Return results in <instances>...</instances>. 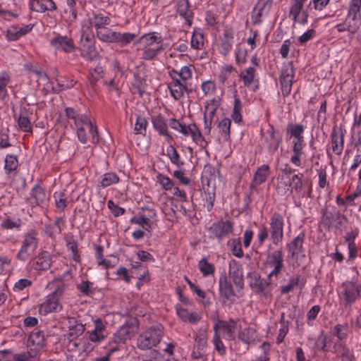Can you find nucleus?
<instances>
[{
	"instance_id": "obj_1",
	"label": "nucleus",
	"mask_w": 361,
	"mask_h": 361,
	"mask_svg": "<svg viewBox=\"0 0 361 361\" xmlns=\"http://www.w3.org/2000/svg\"><path fill=\"white\" fill-rule=\"evenodd\" d=\"M144 47L142 59L152 60L162 50V39L157 32H149L142 35L137 42Z\"/></svg>"
},
{
	"instance_id": "obj_2",
	"label": "nucleus",
	"mask_w": 361,
	"mask_h": 361,
	"mask_svg": "<svg viewBox=\"0 0 361 361\" xmlns=\"http://www.w3.org/2000/svg\"><path fill=\"white\" fill-rule=\"evenodd\" d=\"M164 336V327L159 324L152 326L140 334L137 339V346L141 350H149L159 344Z\"/></svg>"
},
{
	"instance_id": "obj_3",
	"label": "nucleus",
	"mask_w": 361,
	"mask_h": 361,
	"mask_svg": "<svg viewBox=\"0 0 361 361\" xmlns=\"http://www.w3.org/2000/svg\"><path fill=\"white\" fill-rule=\"evenodd\" d=\"M37 233L35 230H31L25 235L22 246L17 254V258L20 261H25L30 257L38 245Z\"/></svg>"
},
{
	"instance_id": "obj_4",
	"label": "nucleus",
	"mask_w": 361,
	"mask_h": 361,
	"mask_svg": "<svg viewBox=\"0 0 361 361\" xmlns=\"http://www.w3.org/2000/svg\"><path fill=\"white\" fill-rule=\"evenodd\" d=\"M207 328L202 326L196 333L195 343L192 352L194 359H207Z\"/></svg>"
},
{
	"instance_id": "obj_5",
	"label": "nucleus",
	"mask_w": 361,
	"mask_h": 361,
	"mask_svg": "<svg viewBox=\"0 0 361 361\" xmlns=\"http://www.w3.org/2000/svg\"><path fill=\"white\" fill-rule=\"evenodd\" d=\"M64 290V286H59L53 293L49 294L46 300L41 305L39 312L46 314L51 312H56L61 309L59 304V298Z\"/></svg>"
},
{
	"instance_id": "obj_6",
	"label": "nucleus",
	"mask_w": 361,
	"mask_h": 361,
	"mask_svg": "<svg viewBox=\"0 0 361 361\" xmlns=\"http://www.w3.org/2000/svg\"><path fill=\"white\" fill-rule=\"evenodd\" d=\"M269 232L271 240L274 245H277L283 238V217L279 213H274L270 219Z\"/></svg>"
},
{
	"instance_id": "obj_7",
	"label": "nucleus",
	"mask_w": 361,
	"mask_h": 361,
	"mask_svg": "<svg viewBox=\"0 0 361 361\" xmlns=\"http://www.w3.org/2000/svg\"><path fill=\"white\" fill-rule=\"evenodd\" d=\"M266 264L272 269L268 274V279L270 280L274 276L277 278L283 267L282 250H277L272 252H268Z\"/></svg>"
},
{
	"instance_id": "obj_8",
	"label": "nucleus",
	"mask_w": 361,
	"mask_h": 361,
	"mask_svg": "<svg viewBox=\"0 0 361 361\" xmlns=\"http://www.w3.org/2000/svg\"><path fill=\"white\" fill-rule=\"evenodd\" d=\"M294 78V70L292 63L285 65L279 76L281 93L283 97L290 94L292 90L293 80Z\"/></svg>"
},
{
	"instance_id": "obj_9",
	"label": "nucleus",
	"mask_w": 361,
	"mask_h": 361,
	"mask_svg": "<svg viewBox=\"0 0 361 361\" xmlns=\"http://www.w3.org/2000/svg\"><path fill=\"white\" fill-rule=\"evenodd\" d=\"M211 238L221 240L233 232V225L228 221H220L213 224L209 228Z\"/></svg>"
},
{
	"instance_id": "obj_10",
	"label": "nucleus",
	"mask_w": 361,
	"mask_h": 361,
	"mask_svg": "<svg viewBox=\"0 0 361 361\" xmlns=\"http://www.w3.org/2000/svg\"><path fill=\"white\" fill-rule=\"evenodd\" d=\"M137 330V326L133 323H126L123 325L114 335L113 341L115 343H124L130 339Z\"/></svg>"
},
{
	"instance_id": "obj_11",
	"label": "nucleus",
	"mask_w": 361,
	"mask_h": 361,
	"mask_svg": "<svg viewBox=\"0 0 361 361\" xmlns=\"http://www.w3.org/2000/svg\"><path fill=\"white\" fill-rule=\"evenodd\" d=\"M342 219H345V216L338 211L329 212L324 209L322 215V222L328 228L331 227L338 228L342 224Z\"/></svg>"
},
{
	"instance_id": "obj_12",
	"label": "nucleus",
	"mask_w": 361,
	"mask_h": 361,
	"mask_svg": "<svg viewBox=\"0 0 361 361\" xmlns=\"http://www.w3.org/2000/svg\"><path fill=\"white\" fill-rule=\"evenodd\" d=\"M68 333L66 334L67 338L70 341L76 339L80 336L85 331V326L75 317H68Z\"/></svg>"
},
{
	"instance_id": "obj_13",
	"label": "nucleus",
	"mask_w": 361,
	"mask_h": 361,
	"mask_svg": "<svg viewBox=\"0 0 361 361\" xmlns=\"http://www.w3.org/2000/svg\"><path fill=\"white\" fill-rule=\"evenodd\" d=\"M267 133L269 135L265 139L266 147L269 153L274 154L278 149L282 137L279 133L275 131L272 126H270Z\"/></svg>"
},
{
	"instance_id": "obj_14",
	"label": "nucleus",
	"mask_w": 361,
	"mask_h": 361,
	"mask_svg": "<svg viewBox=\"0 0 361 361\" xmlns=\"http://www.w3.org/2000/svg\"><path fill=\"white\" fill-rule=\"evenodd\" d=\"M361 25V20H358L357 18H355L349 14H347V16L345 20L339 24L336 25V28L338 32H344L348 31L352 34L355 33L360 26Z\"/></svg>"
},
{
	"instance_id": "obj_15",
	"label": "nucleus",
	"mask_w": 361,
	"mask_h": 361,
	"mask_svg": "<svg viewBox=\"0 0 361 361\" xmlns=\"http://www.w3.org/2000/svg\"><path fill=\"white\" fill-rule=\"evenodd\" d=\"M50 43L56 49H61L67 53L75 50L73 41L66 36L57 35L51 39Z\"/></svg>"
},
{
	"instance_id": "obj_16",
	"label": "nucleus",
	"mask_w": 361,
	"mask_h": 361,
	"mask_svg": "<svg viewBox=\"0 0 361 361\" xmlns=\"http://www.w3.org/2000/svg\"><path fill=\"white\" fill-rule=\"evenodd\" d=\"M229 275L236 287L242 289L244 285L243 270L241 266L235 260L229 263Z\"/></svg>"
},
{
	"instance_id": "obj_17",
	"label": "nucleus",
	"mask_w": 361,
	"mask_h": 361,
	"mask_svg": "<svg viewBox=\"0 0 361 361\" xmlns=\"http://www.w3.org/2000/svg\"><path fill=\"white\" fill-rule=\"evenodd\" d=\"M331 138L333 152L337 155L341 154L344 147V133L342 129L334 128Z\"/></svg>"
},
{
	"instance_id": "obj_18",
	"label": "nucleus",
	"mask_w": 361,
	"mask_h": 361,
	"mask_svg": "<svg viewBox=\"0 0 361 361\" xmlns=\"http://www.w3.org/2000/svg\"><path fill=\"white\" fill-rule=\"evenodd\" d=\"M344 299L348 305L353 303L360 295L359 287L353 282L347 281L343 284Z\"/></svg>"
},
{
	"instance_id": "obj_19",
	"label": "nucleus",
	"mask_w": 361,
	"mask_h": 361,
	"mask_svg": "<svg viewBox=\"0 0 361 361\" xmlns=\"http://www.w3.org/2000/svg\"><path fill=\"white\" fill-rule=\"evenodd\" d=\"M29 8L31 11L39 13L56 10V4L53 0H30Z\"/></svg>"
},
{
	"instance_id": "obj_20",
	"label": "nucleus",
	"mask_w": 361,
	"mask_h": 361,
	"mask_svg": "<svg viewBox=\"0 0 361 361\" xmlns=\"http://www.w3.org/2000/svg\"><path fill=\"white\" fill-rule=\"evenodd\" d=\"M51 264V255L47 252L43 251L40 252L38 256L36 257L33 264L32 268L35 270H47L50 268Z\"/></svg>"
},
{
	"instance_id": "obj_21",
	"label": "nucleus",
	"mask_w": 361,
	"mask_h": 361,
	"mask_svg": "<svg viewBox=\"0 0 361 361\" xmlns=\"http://www.w3.org/2000/svg\"><path fill=\"white\" fill-rule=\"evenodd\" d=\"M304 239L305 233H301L288 245L289 257L292 258L297 257L300 253L303 252Z\"/></svg>"
},
{
	"instance_id": "obj_22",
	"label": "nucleus",
	"mask_w": 361,
	"mask_h": 361,
	"mask_svg": "<svg viewBox=\"0 0 361 361\" xmlns=\"http://www.w3.org/2000/svg\"><path fill=\"white\" fill-rule=\"evenodd\" d=\"M168 87L171 96L176 100L180 99L183 96L184 92L188 90L185 82H181L178 78H174L169 83Z\"/></svg>"
},
{
	"instance_id": "obj_23",
	"label": "nucleus",
	"mask_w": 361,
	"mask_h": 361,
	"mask_svg": "<svg viewBox=\"0 0 361 361\" xmlns=\"http://www.w3.org/2000/svg\"><path fill=\"white\" fill-rule=\"evenodd\" d=\"M305 282L306 281L303 276L297 274L290 278L286 285L281 287V293L282 295L287 294L293 290V289L296 286H299L300 289H302L305 286Z\"/></svg>"
},
{
	"instance_id": "obj_24",
	"label": "nucleus",
	"mask_w": 361,
	"mask_h": 361,
	"mask_svg": "<svg viewBox=\"0 0 361 361\" xmlns=\"http://www.w3.org/2000/svg\"><path fill=\"white\" fill-rule=\"evenodd\" d=\"M29 200L32 205L43 204L47 200L44 189L39 185H35L32 190Z\"/></svg>"
},
{
	"instance_id": "obj_25",
	"label": "nucleus",
	"mask_w": 361,
	"mask_h": 361,
	"mask_svg": "<svg viewBox=\"0 0 361 361\" xmlns=\"http://www.w3.org/2000/svg\"><path fill=\"white\" fill-rule=\"evenodd\" d=\"M290 180L286 174H279L277 178L276 191L281 195H286L288 193H292L290 189Z\"/></svg>"
},
{
	"instance_id": "obj_26",
	"label": "nucleus",
	"mask_w": 361,
	"mask_h": 361,
	"mask_svg": "<svg viewBox=\"0 0 361 361\" xmlns=\"http://www.w3.org/2000/svg\"><path fill=\"white\" fill-rule=\"evenodd\" d=\"M269 167L268 165H262L255 172L250 186L255 188L264 183L269 176Z\"/></svg>"
},
{
	"instance_id": "obj_27",
	"label": "nucleus",
	"mask_w": 361,
	"mask_h": 361,
	"mask_svg": "<svg viewBox=\"0 0 361 361\" xmlns=\"http://www.w3.org/2000/svg\"><path fill=\"white\" fill-rule=\"evenodd\" d=\"M219 290L222 297L226 300H231L235 296V293L231 283L227 280L226 276H221L219 279Z\"/></svg>"
},
{
	"instance_id": "obj_28",
	"label": "nucleus",
	"mask_w": 361,
	"mask_h": 361,
	"mask_svg": "<svg viewBox=\"0 0 361 361\" xmlns=\"http://www.w3.org/2000/svg\"><path fill=\"white\" fill-rule=\"evenodd\" d=\"M221 329L226 335L228 339L233 340L235 337L236 331L238 330V321L229 319L226 322H222Z\"/></svg>"
},
{
	"instance_id": "obj_29",
	"label": "nucleus",
	"mask_w": 361,
	"mask_h": 361,
	"mask_svg": "<svg viewBox=\"0 0 361 361\" xmlns=\"http://www.w3.org/2000/svg\"><path fill=\"white\" fill-rule=\"evenodd\" d=\"M177 12L183 17L186 23L190 25L192 23V12L189 9L188 0H179L177 4Z\"/></svg>"
},
{
	"instance_id": "obj_30",
	"label": "nucleus",
	"mask_w": 361,
	"mask_h": 361,
	"mask_svg": "<svg viewBox=\"0 0 361 361\" xmlns=\"http://www.w3.org/2000/svg\"><path fill=\"white\" fill-rule=\"evenodd\" d=\"M271 283V279L270 280L261 279L260 277H255V280L250 283V286L257 293L267 296V288Z\"/></svg>"
},
{
	"instance_id": "obj_31",
	"label": "nucleus",
	"mask_w": 361,
	"mask_h": 361,
	"mask_svg": "<svg viewBox=\"0 0 361 361\" xmlns=\"http://www.w3.org/2000/svg\"><path fill=\"white\" fill-rule=\"evenodd\" d=\"M33 25L31 24L27 25L23 27H17L12 26L8 30V36L11 40H16L21 36H23L28 33L32 29Z\"/></svg>"
},
{
	"instance_id": "obj_32",
	"label": "nucleus",
	"mask_w": 361,
	"mask_h": 361,
	"mask_svg": "<svg viewBox=\"0 0 361 361\" xmlns=\"http://www.w3.org/2000/svg\"><path fill=\"white\" fill-rule=\"evenodd\" d=\"M82 56L90 61L97 60L99 54L96 50L94 43L80 46Z\"/></svg>"
},
{
	"instance_id": "obj_33",
	"label": "nucleus",
	"mask_w": 361,
	"mask_h": 361,
	"mask_svg": "<svg viewBox=\"0 0 361 361\" xmlns=\"http://www.w3.org/2000/svg\"><path fill=\"white\" fill-rule=\"evenodd\" d=\"M14 118L18 123L20 129L24 132H30L32 130L30 121L25 111H20L18 115L14 114Z\"/></svg>"
},
{
	"instance_id": "obj_34",
	"label": "nucleus",
	"mask_w": 361,
	"mask_h": 361,
	"mask_svg": "<svg viewBox=\"0 0 361 361\" xmlns=\"http://www.w3.org/2000/svg\"><path fill=\"white\" fill-rule=\"evenodd\" d=\"M28 343L35 348H42L45 344L44 335L42 331L37 330L32 332L28 338Z\"/></svg>"
},
{
	"instance_id": "obj_35",
	"label": "nucleus",
	"mask_w": 361,
	"mask_h": 361,
	"mask_svg": "<svg viewBox=\"0 0 361 361\" xmlns=\"http://www.w3.org/2000/svg\"><path fill=\"white\" fill-rule=\"evenodd\" d=\"M303 0H291L289 11V16L292 17L294 22L298 21L299 15L304 6Z\"/></svg>"
},
{
	"instance_id": "obj_36",
	"label": "nucleus",
	"mask_w": 361,
	"mask_h": 361,
	"mask_svg": "<svg viewBox=\"0 0 361 361\" xmlns=\"http://www.w3.org/2000/svg\"><path fill=\"white\" fill-rule=\"evenodd\" d=\"M152 123L154 128L159 131L160 135L169 136V132L167 129V123L165 119L161 116H154L152 118Z\"/></svg>"
},
{
	"instance_id": "obj_37",
	"label": "nucleus",
	"mask_w": 361,
	"mask_h": 361,
	"mask_svg": "<svg viewBox=\"0 0 361 361\" xmlns=\"http://www.w3.org/2000/svg\"><path fill=\"white\" fill-rule=\"evenodd\" d=\"M219 105V100L215 98L207 102L204 106V116L213 119Z\"/></svg>"
},
{
	"instance_id": "obj_38",
	"label": "nucleus",
	"mask_w": 361,
	"mask_h": 361,
	"mask_svg": "<svg viewBox=\"0 0 361 361\" xmlns=\"http://www.w3.org/2000/svg\"><path fill=\"white\" fill-rule=\"evenodd\" d=\"M116 34V32H114L106 27L99 29L97 31L98 38L106 42H114Z\"/></svg>"
},
{
	"instance_id": "obj_39",
	"label": "nucleus",
	"mask_w": 361,
	"mask_h": 361,
	"mask_svg": "<svg viewBox=\"0 0 361 361\" xmlns=\"http://www.w3.org/2000/svg\"><path fill=\"white\" fill-rule=\"evenodd\" d=\"M91 26L96 27L97 31L99 29L106 27L105 26L109 24L110 20L106 16H102L96 15L89 19Z\"/></svg>"
},
{
	"instance_id": "obj_40",
	"label": "nucleus",
	"mask_w": 361,
	"mask_h": 361,
	"mask_svg": "<svg viewBox=\"0 0 361 361\" xmlns=\"http://www.w3.org/2000/svg\"><path fill=\"white\" fill-rule=\"evenodd\" d=\"M286 131L288 134L290 135V137H293L295 138L294 140H304L302 136L304 126L301 124H290L288 126Z\"/></svg>"
},
{
	"instance_id": "obj_41",
	"label": "nucleus",
	"mask_w": 361,
	"mask_h": 361,
	"mask_svg": "<svg viewBox=\"0 0 361 361\" xmlns=\"http://www.w3.org/2000/svg\"><path fill=\"white\" fill-rule=\"evenodd\" d=\"M348 14L357 18L361 20V1L360 0H351L349 6Z\"/></svg>"
},
{
	"instance_id": "obj_42",
	"label": "nucleus",
	"mask_w": 361,
	"mask_h": 361,
	"mask_svg": "<svg viewBox=\"0 0 361 361\" xmlns=\"http://www.w3.org/2000/svg\"><path fill=\"white\" fill-rule=\"evenodd\" d=\"M233 46V36L230 33H225L220 45V51L224 55H226Z\"/></svg>"
},
{
	"instance_id": "obj_43",
	"label": "nucleus",
	"mask_w": 361,
	"mask_h": 361,
	"mask_svg": "<svg viewBox=\"0 0 361 361\" xmlns=\"http://www.w3.org/2000/svg\"><path fill=\"white\" fill-rule=\"evenodd\" d=\"M256 336L255 330L253 328L248 327L241 331L238 334V338L243 342L249 343L253 341Z\"/></svg>"
},
{
	"instance_id": "obj_44",
	"label": "nucleus",
	"mask_w": 361,
	"mask_h": 361,
	"mask_svg": "<svg viewBox=\"0 0 361 361\" xmlns=\"http://www.w3.org/2000/svg\"><path fill=\"white\" fill-rule=\"evenodd\" d=\"M130 222L142 226L147 231H150L153 224L152 221L149 220V217H145L144 216L140 217L134 216L130 219Z\"/></svg>"
},
{
	"instance_id": "obj_45",
	"label": "nucleus",
	"mask_w": 361,
	"mask_h": 361,
	"mask_svg": "<svg viewBox=\"0 0 361 361\" xmlns=\"http://www.w3.org/2000/svg\"><path fill=\"white\" fill-rule=\"evenodd\" d=\"M231 123V121L228 118H223L218 123L219 132L221 135L225 137L226 140H228L230 137Z\"/></svg>"
},
{
	"instance_id": "obj_46",
	"label": "nucleus",
	"mask_w": 361,
	"mask_h": 361,
	"mask_svg": "<svg viewBox=\"0 0 361 361\" xmlns=\"http://www.w3.org/2000/svg\"><path fill=\"white\" fill-rule=\"evenodd\" d=\"M228 245L231 247V250L233 255L238 258H241L243 256V252L242 250V245L240 238L232 239L228 241Z\"/></svg>"
},
{
	"instance_id": "obj_47",
	"label": "nucleus",
	"mask_w": 361,
	"mask_h": 361,
	"mask_svg": "<svg viewBox=\"0 0 361 361\" xmlns=\"http://www.w3.org/2000/svg\"><path fill=\"white\" fill-rule=\"evenodd\" d=\"M214 336L213 338V343L214 345V348L219 353L220 355H224L226 353V348L224 345V343H222L220 336L219 335L217 331H218V325H214Z\"/></svg>"
},
{
	"instance_id": "obj_48",
	"label": "nucleus",
	"mask_w": 361,
	"mask_h": 361,
	"mask_svg": "<svg viewBox=\"0 0 361 361\" xmlns=\"http://www.w3.org/2000/svg\"><path fill=\"white\" fill-rule=\"evenodd\" d=\"M54 197L56 208L63 211L68 205V198L66 194L63 192H55Z\"/></svg>"
},
{
	"instance_id": "obj_49",
	"label": "nucleus",
	"mask_w": 361,
	"mask_h": 361,
	"mask_svg": "<svg viewBox=\"0 0 361 361\" xmlns=\"http://www.w3.org/2000/svg\"><path fill=\"white\" fill-rule=\"evenodd\" d=\"M240 77L243 79L245 86H250L254 80L255 68L249 67L242 71L240 74Z\"/></svg>"
},
{
	"instance_id": "obj_50",
	"label": "nucleus",
	"mask_w": 361,
	"mask_h": 361,
	"mask_svg": "<svg viewBox=\"0 0 361 361\" xmlns=\"http://www.w3.org/2000/svg\"><path fill=\"white\" fill-rule=\"evenodd\" d=\"M136 37L135 34L125 32H117L114 42L120 43L122 46L126 45L131 42Z\"/></svg>"
},
{
	"instance_id": "obj_51",
	"label": "nucleus",
	"mask_w": 361,
	"mask_h": 361,
	"mask_svg": "<svg viewBox=\"0 0 361 361\" xmlns=\"http://www.w3.org/2000/svg\"><path fill=\"white\" fill-rule=\"evenodd\" d=\"M303 177V174H295L290 177V189L295 190L297 193H299L302 188V178Z\"/></svg>"
},
{
	"instance_id": "obj_52",
	"label": "nucleus",
	"mask_w": 361,
	"mask_h": 361,
	"mask_svg": "<svg viewBox=\"0 0 361 361\" xmlns=\"http://www.w3.org/2000/svg\"><path fill=\"white\" fill-rule=\"evenodd\" d=\"M119 178L114 173H106L104 175L100 184L102 188H106L112 184L117 183Z\"/></svg>"
},
{
	"instance_id": "obj_53",
	"label": "nucleus",
	"mask_w": 361,
	"mask_h": 361,
	"mask_svg": "<svg viewBox=\"0 0 361 361\" xmlns=\"http://www.w3.org/2000/svg\"><path fill=\"white\" fill-rule=\"evenodd\" d=\"M243 105L239 98L235 97L234 100V106L231 114L233 120L238 123L242 121V116L240 114Z\"/></svg>"
},
{
	"instance_id": "obj_54",
	"label": "nucleus",
	"mask_w": 361,
	"mask_h": 361,
	"mask_svg": "<svg viewBox=\"0 0 361 361\" xmlns=\"http://www.w3.org/2000/svg\"><path fill=\"white\" fill-rule=\"evenodd\" d=\"M348 329L346 323L336 324L333 329V334L339 340L345 339L348 334Z\"/></svg>"
},
{
	"instance_id": "obj_55",
	"label": "nucleus",
	"mask_w": 361,
	"mask_h": 361,
	"mask_svg": "<svg viewBox=\"0 0 361 361\" xmlns=\"http://www.w3.org/2000/svg\"><path fill=\"white\" fill-rule=\"evenodd\" d=\"M199 269L203 276H207L211 274H213L214 272V266L209 263L207 260L204 258L202 259L199 262Z\"/></svg>"
},
{
	"instance_id": "obj_56",
	"label": "nucleus",
	"mask_w": 361,
	"mask_h": 361,
	"mask_svg": "<svg viewBox=\"0 0 361 361\" xmlns=\"http://www.w3.org/2000/svg\"><path fill=\"white\" fill-rule=\"evenodd\" d=\"M10 82V77L8 73L4 72L0 75V97L5 98L7 96L6 87Z\"/></svg>"
},
{
	"instance_id": "obj_57",
	"label": "nucleus",
	"mask_w": 361,
	"mask_h": 361,
	"mask_svg": "<svg viewBox=\"0 0 361 361\" xmlns=\"http://www.w3.org/2000/svg\"><path fill=\"white\" fill-rule=\"evenodd\" d=\"M22 225V221L19 219H13L10 218L4 219L1 222V226L5 229L19 228Z\"/></svg>"
},
{
	"instance_id": "obj_58",
	"label": "nucleus",
	"mask_w": 361,
	"mask_h": 361,
	"mask_svg": "<svg viewBox=\"0 0 361 361\" xmlns=\"http://www.w3.org/2000/svg\"><path fill=\"white\" fill-rule=\"evenodd\" d=\"M203 44V35L199 32H193L191 37V47L198 50L202 48Z\"/></svg>"
},
{
	"instance_id": "obj_59",
	"label": "nucleus",
	"mask_w": 361,
	"mask_h": 361,
	"mask_svg": "<svg viewBox=\"0 0 361 361\" xmlns=\"http://www.w3.org/2000/svg\"><path fill=\"white\" fill-rule=\"evenodd\" d=\"M18 165V161L16 156L7 155L5 159V169L8 171H15Z\"/></svg>"
},
{
	"instance_id": "obj_60",
	"label": "nucleus",
	"mask_w": 361,
	"mask_h": 361,
	"mask_svg": "<svg viewBox=\"0 0 361 361\" xmlns=\"http://www.w3.org/2000/svg\"><path fill=\"white\" fill-rule=\"evenodd\" d=\"M188 129L190 131V134L192 138V140L196 142L199 143L200 142L203 140V137L197 128V126L195 123H191L188 125Z\"/></svg>"
},
{
	"instance_id": "obj_61",
	"label": "nucleus",
	"mask_w": 361,
	"mask_h": 361,
	"mask_svg": "<svg viewBox=\"0 0 361 361\" xmlns=\"http://www.w3.org/2000/svg\"><path fill=\"white\" fill-rule=\"evenodd\" d=\"M167 153L171 161L173 164H174L178 167L181 166L183 164V162L180 160L179 154H178L176 149L173 147L170 146L167 149Z\"/></svg>"
},
{
	"instance_id": "obj_62",
	"label": "nucleus",
	"mask_w": 361,
	"mask_h": 361,
	"mask_svg": "<svg viewBox=\"0 0 361 361\" xmlns=\"http://www.w3.org/2000/svg\"><path fill=\"white\" fill-rule=\"evenodd\" d=\"M61 221V218H58L53 224H47L45 226V233L49 237H52L54 233L61 232L59 223Z\"/></svg>"
},
{
	"instance_id": "obj_63",
	"label": "nucleus",
	"mask_w": 361,
	"mask_h": 361,
	"mask_svg": "<svg viewBox=\"0 0 361 361\" xmlns=\"http://www.w3.org/2000/svg\"><path fill=\"white\" fill-rule=\"evenodd\" d=\"M67 248L71 251L73 258L75 262L79 261L80 256L78 254V244L73 238H68L66 239Z\"/></svg>"
},
{
	"instance_id": "obj_64",
	"label": "nucleus",
	"mask_w": 361,
	"mask_h": 361,
	"mask_svg": "<svg viewBox=\"0 0 361 361\" xmlns=\"http://www.w3.org/2000/svg\"><path fill=\"white\" fill-rule=\"evenodd\" d=\"M147 125V121L145 119V118L137 116L136 118V123L135 125L134 130L135 131L136 134H142L143 132H145L146 127Z\"/></svg>"
}]
</instances>
